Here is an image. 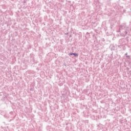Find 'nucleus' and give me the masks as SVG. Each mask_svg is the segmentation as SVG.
<instances>
[{
    "label": "nucleus",
    "mask_w": 131,
    "mask_h": 131,
    "mask_svg": "<svg viewBox=\"0 0 131 131\" xmlns=\"http://www.w3.org/2000/svg\"><path fill=\"white\" fill-rule=\"evenodd\" d=\"M75 57H78V54L76 53H74L73 54Z\"/></svg>",
    "instance_id": "f257e3e1"
},
{
    "label": "nucleus",
    "mask_w": 131,
    "mask_h": 131,
    "mask_svg": "<svg viewBox=\"0 0 131 131\" xmlns=\"http://www.w3.org/2000/svg\"><path fill=\"white\" fill-rule=\"evenodd\" d=\"M73 54H74V53H71L70 55H73Z\"/></svg>",
    "instance_id": "f03ea898"
}]
</instances>
